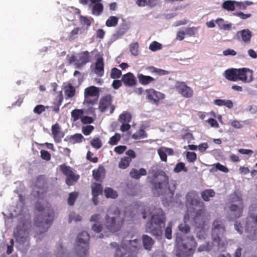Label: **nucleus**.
<instances>
[{
    "mask_svg": "<svg viewBox=\"0 0 257 257\" xmlns=\"http://www.w3.org/2000/svg\"><path fill=\"white\" fill-rule=\"evenodd\" d=\"M113 97L110 94L102 96L99 101L98 109L101 112L108 111L110 114L113 113L115 106L112 104Z\"/></svg>",
    "mask_w": 257,
    "mask_h": 257,
    "instance_id": "nucleus-12",
    "label": "nucleus"
},
{
    "mask_svg": "<svg viewBox=\"0 0 257 257\" xmlns=\"http://www.w3.org/2000/svg\"><path fill=\"white\" fill-rule=\"evenodd\" d=\"M152 73H156L160 75H166L168 73L167 71L161 69H157L154 67H150L148 68Z\"/></svg>",
    "mask_w": 257,
    "mask_h": 257,
    "instance_id": "nucleus-59",
    "label": "nucleus"
},
{
    "mask_svg": "<svg viewBox=\"0 0 257 257\" xmlns=\"http://www.w3.org/2000/svg\"><path fill=\"white\" fill-rule=\"evenodd\" d=\"M81 220V217L79 215L75 214V213H71L69 215V222H71L72 221H80Z\"/></svg>",
    "mask_w": 257,
    "mask_h": 257,
    "instance_id": "nucleus-61",
    "label": "nucleus"
},
{
    "mask_svg": "<svg viewBox=\"0 0 257 257\" xmlns=\"http://www.w3.org/2000/svg\"><path fill=\"white\" fill-rule=\"evenodd\" d=\"M94 127L93 125H87L82 127V132L85 136L89 135L94 130Z\"/></svg>",
    "mask_w": 257,
    "mask_h": 257,
    "instance_id": "nucleus-53",
    "label": "nucleus"
},
{
    "mask_svg": "<svg viewBox=\"0 0 257 257\" xmlns=\"http://www.w3.org/2000/svg\"><path fill=\"white\" fill-rule=\"evenodd\" d=\"M147 137V134L145 131L143 129H140L137 133L133 135V138L135 139L139 138H144Z\"/></svg>",
    "mask_w": 257,
    "mask_h": 257,
    "instance_id": "nucleus-58",
    "label": "nucleus"
},
{
    "mask_svg": "<svg viewBox=\"0 0 257 257\" xmlns=\"http://www.w3.org/2000/svg\"><path fill=\"white\" fill-rule=\"evenodd\" d=\"M223 76L227 80L233 82L249 83L253 80V71L246 68L228 69L224 72Z\"/></svg>",
    "mask_w": 257,
    "mask_h": 257,
    "instance_id": "nucleus-5",
    "label": "nucleus"
},
{
    "mask_svg": "<svg viewBox=\"0 0 257 257\" xmlns=\"http://www.w3.org/2000/svg\"><path fill=\"white\" fill-rule=\"evenodd\" d=\"M37 190V196L38 198H42L48 191L47 183L45 177L43 175H40L37 177L35 185Z\"/></svg>",
    "mask_w": 257,
    "mask_h": 257,
    "instance_id": "nucleus-15",
    "label": "nucleus"
},
{
    "mask_svg": "<svg viewBox=\"0 0 257 257\" xmlns=\"http://www.w3.org/2000/svg\"><path fill=\"white\" fill-rule=\"evenodd\" d=\"M173 226V223L172 221H170L168 222L167 227L165 230V237L168 239H170L172 238V227Z\"/></svg>",
    "mask_w": 257,
    "mask_h": 257,
    "instance_id": "nucleus-48",
    "label": "nucleus"
},
{
    "mask_svg": "<svg viewBox=\"0 0 257 257\" xmlns=\"http://www.w3.org/2000/svg\"><path fill=\"white\" fill-rule=\"evenodd\" d=\"M121 81L125 86L132 87L137 83V79L134 75L131 72L124 74L121 78Z\"/></svg>",
    "mask_w": 257,
    "mask_h": 257,
    "instance_id": "nucleus-20",
    "label": "nucleus"
},
{
    "mask_svg": "<svg viewBox=\"0 0 257 257\" xmlns=\"http://www.w3.org/2000/svg\"><path fill=\"white\" fill-rule=\"evenodd\" d=\"M89 235L86 231H82L77 236V248L78 257H86L88 253Z\"/></svg>",
    "mask_w": 257,
    "mask_h": 257,
    "instance_id": "nucleus-10",
    "label": "nucleus"
},
{
    "mask_svg": "<svg viewBox=\"0 0 257 257\" xmlns=\"http://www.w3.org/2000/svg\"><path fill=\"white\" fill-rule=\"evenodd\" d=\"M146 98L148 101L151 104L158 105L160 101L165 98L164 94L157 91L154 89H146Z\"/></svg>",
    "mask_w": 257,
    "mask_h": 257,
    "instance_id": "nucleus-14",
    "label": "nucleus"
},
{
    "mask_svg": "<svg viewBox=\"0 0 257 257\" xmlns=\"http://www.w3.org/2000/svg\"><path fill=\"white\" fill-rule=\"evenodd\" d=\"M120 137V135L119 134L115 133L114 136L110 138L108 143L111 146L115 145L119 141Z\"/></svg>",
    "mask_w": 257,
    "mask_h": 257,
    "instance_id": "nucleus-51",
    "label": "nucleus"
},
{
    "mask_svg": "<svg viewBox=\"0 0 257 257\" xmlns=\"http://www.w3.org/2000/svg\"><path fill=\"white\" fill-rule=\"evenodd\" d=\"M224 21L222 19H218L216 21V23L221 29H223L224 30H229L231 28V24H223L222 26L220 25V22L222 23Z\"/></svg>",
    "mask_w": 257,
    "mask_h": 257,
    "instance_id": "nucleus-60",
    "label": "nucleus"
},
{
    "mask_svg": "<svg viewBox=\"0 0 257 257\" xmlns=\"http://www.w3.org/2000/svg\"><path fill=\"white\" fill-rule=\"evenodd\" d=\"M142 239L145 249L150 250L154 243V240L148 235H143Z\"/></svg>",
    "mask_w": 257,
    "mask_h": 257,
    "instance_id": "nucleus-30",
    "label": "nucleus"
},
{
    "mask_svg": "<svg viewBox=\"0 0 257 257\" xmlns=\"http://www.w3.org/2000/svg\"><path fill=\"white\" fill-rule=\"evenodd\" d=\"M84 114V111L82 109H75L71 112V120L75 122L79 119H81Z\"/></svg>",
    "mask_w": 257,
    "mask_h": 257,
    "instance_id": "nucleus-33",
    "label": "nucleus"
},
{
    "mask_svg": "<svg viewBox=\"0 0 257 257\" xmlns=\"http://www.w3.org/2000/svg\"><path fill=\"white\" fill-rule=\"evenodd\" d=\"M125 216L121 215L120 210L118 208H110L105 216V227L111 232H116L122 227Z\"/></svg>",
    "mask_w": 257,
    "mask_h": 257,
    "instance_id": "nucleus-3",
    "label": "nucleus"
},
{
    "mask_svg": "<svg viewBox=\"0 0 257 257\" xmlns=\"http://www.w3.org/2000/svg\"><path fill=\"white\" fill-rule=\"evenodd\" d=\"M81 28L79 27H76L74 28L70 33L68 36V39L71 41L76 39L78 37V34L81 33Z\"/></svg>",
    "mask_w": 257,
    "mask_h": 257,
    "instance_id": "nucleus-44",
    "label": "nucleus"
},
{
    "mask_svg": "<svg viewBox=\"0 0 257 257\" xmlns=\"http://www.w3.org/2000/svg\"><path fill=\"white\" fill-rule=\"evenodd\" d=\"M205 206L199 208L195 212L191 220L192 225L198 228H203L205 225Z\"/></svg>",
    "mask_w": 257,
    "mask_h": 257,
    "instance_id": "nucleus-13",
    "label": "nucleus"
},
{
    "mask_svg": "<svg viewBox=\"0 0 257 257\" xmlns=\"http://www.w3.org/2000/svg\"><path fill=\"white\" fill-rule=\"evenodd\" d=\"M91 146L93 148L98 149L102 146L101 141L99 138H95L92 139L90 142Z\"/></svg>",
    "mask_w": 257,
    "mask_h": 257,
    "instance_id": "nucleus-52",
    "label": "nucleus"
},
{
    "mask_svg": "<svg viewBox=\"0 0 257 257\" xmlns=\"http://www.w3.org/2000/svg\"><path fill=\"white\" fill-rule=\"evenodd\" d=\"M93 196H98L102 192V187L100 184L94 183L91 186Z\"/></svg>",
    "mask_w": 257,
    "mask_h": 257,
    "instance_id": "nucleus-36",
    "label": "nucleus"
},
{
    "mask_svg": "<svg viewBox=\"0 0 257 257\" xmlns=\"http://www.w3.org/2000/svg\"><path fill=\"white\" fill-rule=\"evenodd\" d=\"M235 1L227 0L224 2L222 5L223 9L227 11H234L236 6Z\"/></svg>",
    "mask_w": 257,
    "mask_h": 257,
    "instance_id": "nucleus-34",
    "label": "nucleus"
},
{
    "mask_svg": "<svg viewBox=\"0 0 257 257\" xmlns=\"http://www.w3.org/2000/svg\"><path fill=\"white\" fill-rule=\"evenodd\" d=\"M99 95V88L94 86H91L86 88L84 92V100L83 103L88 105L96 104Z\"/></svg>",
    "mask_w": 257,
    "mask_h": 257,
    "instance_id": "nucleus-11",
    "label": "nucleus"
},
{
    "mask_svg": "<svg viewBox=\"0 0 257 257\" xmlns=\"http://www.w3.org/2000/svg\"><path fill=\"white\" fill-rule=\"evenodd\" d=\"M119 119L122 123H129L132 119L131 114L128 112H123L119 115Z\"/></svg>",
    "mask_w": 257,
    "mask_h": 257,
    "instance_id": "nucleus-43",
    "label": "nucleus"
},
{
    "mask_svg": "<svg viewBox=\"0 0 257 257\" xmlns=\"http://www.w3.org/2000/svg\"><path fill=\"white\" fill-rule=\"evenodd\" d=\"M147 174V171L144 168H142L140 169L139 170L135 168H133L130 172V176L133 179L138 180L141 176H146Z\"/></svg>",
    "mask_w": 257,
    "mask_h": 257,
    "instance_id": "nucleus-25",
    "label": "nucleus"
},
{
    "mask_svg": "<svg viewBox=\"0 0 257 257\" xmlns=\"http://www.w3.org/2000/svg\"><path fill=\"white\" fill-rule=\"evenodd\" d=\"M130 49L131 54L135 56H137L139 54V44L138 42H135L131 44L130 45Z\"/></svg>",
    "mask_w": 257,
    "mask_h": 257,
    "instance_id": "nucleus-47",
    "label": "nucleus"
},
{
    "mask_svg": "<svg viewBox=\"0 0 257 257\" xmlns=\"http://www.w3.org/2000/svg\"><path fill=\"white\" fill-rule=\"evenodd\" d=\"M105 168L102 166H99L97 169H94L92 171V176L97 181H99L101 178H103L105 176Z\"/></svg>",
    "mask_w": 257,
    "mask_h": 257,
    "instance_id": "nucleus-24",
    "label": "nucleus"
},
{
    "mask_svg": "<svg viewBox=\"0 0 257 257\" xmlns=\"http://www.w3.org/2000/svg\"><path fill=\"white\" fill-rule=\"evenodd\" d=\"M118 18L115 16H110L106 20L105 25L108 27H114L118 24Z\"/></svg>",
    "mask_w": 257,
    "mask_h": 257,
    "instance_id": "nucleus-40",
    "label": "nucleus"
},
{
    "mask_svg": "<svg viewBox=\"0 0 257 257\" xmlns=\"http://www.w3.org/2000/svg\"><path fill=\"white\" fill-rule=\"evenodd\" d=\"M81 121L83 124H90L92 123L94 120L93 118L91 116H82Z\"/></svg>",
    "mask_w": 257,
    "mask_h": 257,
    "instance_id": "nucleus-64",
    "label": "nucleus"
},
{
    "mask_svg": "<svg viewBox=\"0 0 257 257\" xmlns=\"http://www.w3.org/2000/svg\"><path fill=\"white\" fill-rule=\"evenodd\" d=\"M128 29V26L126 24H121L113 34V37L116 39L121 37L127 32Z\"/></svg>",
    "mask_w": 257,
    "mask_h": 257,
    "instance_id": "nucleus-29",
    "label": "nucleus"
},
{
    "mask_svg": "<svg viewBox=\"0 0 257 257\" xmlns=\"http://www.w3.org/2000/svg\"><path fill=\"white\" fill-rule=\"evenodd\" d=\"M41 157L43 160L49 161L51 160V155L47 151L42 150L40 151Z\"/></svg>",
    "mask_w": 257,
    "mask_h": 257,
    "instance_id": "nucleus-57",
    "label": "nucleus"
},
{
    "mask_svg": "<svg viewBox=\"0 0 257 257\" xmlns=\"http://www.w3.org/2000/svg\"><path fill=\"white\" fill-rule=\"evenodd\" d=\"M244 204L241 195L236 193L231 195L228 206L229 218L235 220L240 218L243 214Z\"/></svg>",
    "mask_w": 257,
    "mask_h": 257,
    "instance_id": "nucleus-8",
    "label": "nucleus"
},
{
    "mask_svg": "<svg viewBox=\"0 0 257 257\" xmlns=\"http://www.w3.org/2000/svg\"><path fill=\"white\" fill-rule=\"evenodd\" d=\"M104 62L102 57L97 58L95 63L94 73L98 76L101 77L103 75L104 70Z\"/></svg>",
    "mask_w": 257,
    "mask_h": 257,
    "instance_id": "nucleus-22",
    "label": "nucleus"
},
{
    "mask_svg": "<svg viewBox=\"0 0 257 257\" xmlns=\"http://www.w3.org/2000/svg\"><path fill=\"white\" fill-rule=\"evenodd\" d=\"M147 180L152 185V189L159 194L171 193L174 194V190L169 187V178L165 171L158 168H152L149 170Z\"/></svg>",
    "mask_w": 257,
    "mask_h": 257,
    "instance_id": "nucleus-1",
    "label": "nucleus"
},
{
    "mask_svg": "<svg viewBox=\"0 0 257 257\" xmlns=\"http://www.w3.org/2000/svg\"><path fill=\"white\" fill-rule=\"evenodd\" d=\"M52 133L53 135L54 141L56 143H60L64 137V134L60 131V127L58 123H55L52 126Z\"/></svg>",
    "mask_w": 257,
    "mask_h": 257,
    "instance_id": "nucleus-23",
    "label": "nucleus"
},
{
    "mask_svg": "<svg viewBox=\"0 0 257 257\" xmlns=\"http://www.w3.org/2000/svg\"><path fill=\"white\" fill-rule=\"evenodd\" d=\"M213 166H214L217 170L224 173H227L229 171L228 169L226 167L221 165L219 163L214 164L213 165Z\"/></svg>",
    "mask_w": 257,
    "mask_h": 257,
    "instance_id": "nucleus-62",
    "label": "nucleus"
},
{
    "mask_svg": "<svg viewBox=\"0 0 257 257\" xmlns=\"http://www.w3.org/2000/svg\"><path fill=\"white\" fill-rule=\"evenodd\" d=\"M175 89L182 96L185 98H190L193 95L192 89L187 86L184 82L177 81L175 85Z\"/></svg>",
    "mask_w": 257,
    "mask_h": 257,
    "instance_id": "nucleus-16",
    "label": "nucleus"
},
{
    "mask_svg": "<svg viewBox=\"0 0 257 257\" xmlns=\"http://www.w3.org/2000/svg\"><path fill=\"white\" fill-rule=\"evenodd\" d=\"M75 88L71 83H69L67 86H65L64 87V93L66 95V98L73 97L75 94Z\"/></svg>",
    "mask_w": 257,
    "mask_h": 257,
    "instance_id": "nucleus-31",
    "label": "nucleus"
},
{
    "mask_svg": "<svg viewBox=\"0 0 257 257\" xmlns=\"http://www.w3.org/2000/svg\"><path fill=\"white\" fill-rule=\"evenodd\" d=\"M58 98V101L57 103H54V106H52V110L54 112L57 113L59 111V107L62 104V102L63 100V95L62 94V91H60L59 93V94L57 96Z\"/></svg>",
    "mask_w": 257,
    "mask_h": 257,
    "instance_id": "nucleus-38",
    "label": "nucleus"
},
{
    "mask_svg": "<svg viewBox=\"0 0 257 257\" xmlns=\"http://www.w3.org/2000/svg\"><path fill=\"white\" fill-rule=\"evenodd\" d=\"M49 106H45L43 105L42 104H39L36 105L33 110V112L35 113L40 114L43 112L45 111L46 110V108H48Z\"/></svg>",
    "mask_w": 257,
    "mask_h": 257,
    "instance_id": "nucleus-54",
    "label": "nucleus"
},
{
    "mask_svg": "<svg viewBox=\"0 0 257 257\" xmlns=\"http://www.w3.org/2000/svg\"><path fill=\"white\" fill-rule=\"evenodd\" d=\"M215 194V193L212 189L205 190L201 193V197L205 201H209V197L214 196Z\"/></svg>",
    "mask_w": 257,
    "mask_h": 257,
    "instance_id": "nucleus-37",
    "label": "nucleus"
},
{
    "mask_svg": "<svg viewBox=\"0 0 257 257\" xmlns=\"http://www.w3.org/2000/svg\"><path fill=\"white\" fill-rule=\"evenodd\" d=\"M197 242L193 236H188L178 243L176 250L177 257H191L194 254Z\"/></svg>",
    "mask_w": 257,
    "mask_h": 257,
    "instance_id": "nucleus-7",
    "label": "nucleus"
},
{
    "mask_svg": "<svg viewBox=\"0 0 257 257\" xmlns=\"http://www.w3.org/2000/svg\"><path fill=\"white\" fill-rule=\"evenodd\" d=\"M237 34L239 35L241 38L242 40L246 43H249L250 42L252 33L248 29H243L241 31H238Z\"/></svg>",
    "mask_w": 257,
    "mask_h": 257,
    "instance_id": "nucleus-26",
    "label": "nucleus"
},
{
    "mask_svg": "<svg viewBox=\"0 0 257 257\" xmlns=\"http://www.w3.org/2000/svg\"><path fill=\"white\" fill-rule=\"evenodd\" d=\"M245 230L252 234H257V205L249 207V213L246 218Z\"/></svg>",
    "mask_w": 257,
    "mask_h": 257,
    "instance_id": "nucleus-9",
    "label": "nucleus"
},
{
    "mask_svg": "<svg viewBox=\"0 0 257 257\" xmlns=\"http://www.w3.org/2000/svg\"><path fill=\"white\" fill-rule=\"evenodd\" d=\"M78 193L76 192H71L69 195L68 198V203L69 205H74L76 199L78 197Z\"/></svg>",
    "mask_w": 257,
    "mask_h": 257,
    "instance_id": "nucleus-49",
    "label": "nucleus"
},
{
    "mask_svg": "<svg viewBox=\"0 0 257 257\" xmlns=\"http://www.w3.org/2000/svg\"><path fill=\"white\" fill-rule=\"evenodd\" d=\"M37 210L40 212L35 219V223L37 226L40 228L41 232L46 231L52 223L54 216V210L49 207H43L38 206Z\"/></svg>",
    "mask_w": 257,
    "mask_h": 257,
    "instance_id": "nucleus-6",
    "label": "nucleus"
},
{
    "mask_svg": "<svg viewBox=\"0 0 257 257\" xmlns=\"http://www.w3.org/2000/svg\"><path fill=\"white\" fill-rule=\"evenodd\" d=\"M197 196V194L195 191L189 192L186 195L187 205H189L192 207L196 206L199 208L205 206L203 202L196 198Z\"/></svg>",
    "mask_w": 257,
    "mask_h": 257,
    "instance_id": "nucleus-18",
    "label": "nucleus"
},
{
    "mask_svg": "<svg viewBox=\"0 0 257 257\" xmlns=\"http://www.w3.org/2000/svg\"><path fill=\"white\" fill-rule=\"evenodd\" d=\"M104 192L106 198L115 199L118 196L117 192L109 187L105 188Z\"/></svg>",
    "mask_w": 257,
    "mask_h": 257,
    "instance_id": "nucleus-42",
    "label": "nucleus"
},
{
    "mask_svg": "<svg viewBox=\"0 0 257 257\" xmlns=\"http://www.w3.org/2000/svg\"><path fill=\"white\" fill-rule=\"evenodd\" d=\"M186 158L189 162H194L197 159V155L194 152H188L186 154Z\"/></svg>",
    "mask_w": 257,
    "mask_h": 257,
    "instance_id": "nucleus-55",
    "label": "nucleus"
},
{
    "mask_svg": "<svg viewBox=\"0 0 257 257\" xmlns=\"http://www.w3.org/2000/svg\"><path fill=\"white\" fill-rule=\"evenodd\" d=\"M60 169L62 173L66 176L72 173L73 171L70 167L67 166L65 164L60 166Z\"/></svg>",
    "mask_w": 257,
    "mask_h": 257,
    "instance_id": "nucleus-46",
    "label": "nucleus"
},
{
    "mask_svg": "<svg viewBox=\"0 0 257 257\" xmlns=\"http://www.w3.org/2000/svg\"><path fill=\"white\" fill-rule=\"evenodd\" d=\"M78 60L74 64L77 68H80L89 61L90 55L88 51L82 52L77 55Z\"/></svg>",
    "mask_w": 257,
    "mask_h": 257,
    "instance_id": "nucleus-19",
    "label": "nucleus"
},
{
    "mask_svg": "<svg viewBox=\"0 0 257 257\" xmlns=\"http://www.w3.org/2000/svg\"><path fill=\"white\" fill-rule=\"evenodd\" d=\"M226 229L223 220L220 218L214 219L211 229V237L213 243L219 248L224 247L227 244V241L224 236Z\"/></svg>",
    "mask_w": 257,
    "mask_h": 257,
    "instance_id": "nucleus-4",
    "label": "nucleus"
},
{
    "mask_svg": "<svg viewBox=\"0 0 257 257\" xmlns=\"http://www.w3.org/2000/svg\"><path fill=\"white\" fill-rule=\"evenodd\" d=\"M166 216L163 210L160 208H156L153 210L151 220L146 226V232L159 237L162 234V228L164 227Z\"/></svg>",
    "mask_w": 257,
    "mask_h": 257,
    "instance_id": "nucleus-2",
    "label": "nucleus"
},
{
    "mask_svg": "<svg viewBox=\"0 0 257 257\" xmlns=\"http://www.w3.org/2000/svg\"><path fill=\"white\" fill-rule=\"evenodd\" d=\"M234 15L240 18L242 20H245L247 18H250L251 16V15L250 14H245L241 12L234 13Z\"/></svg>",
    "mask_w": 257,
    "mask_h": 257,
    "instance_id": "nucleus-63",
    "label": "nucleus"
},
{
    "mask_svg": "<svg viewBox=\"0 0 257 257\" xmlns=\"http://www.w3.org/2000/svg\"><path fill=\"white\" fill-rule=\"evenodd\" d=\"M123 249L128 252H136L138 250L140 245V240L134 239L133 240H126L125 237L122 240Z\"/></svg>",
    "mask_w": 257,
    "mask_h": 257,
    "instance_id": "nucleus-17",
    "label": "nucleus"
},
{
    "mask_svg": "<svg viewBox=\"0 0 257 257\" xmlns=\"http://www.w3.org/2000/svg\"><path fill=\"white\" fill-rule=\"evenodd\" d=\"M131 162V158L126 157L122 158L119 163L118 167L120 169H125L128 167L130 163Z\"/></svg>",
    "mask_w": 257,
    "mask_h": 257,
    "instance_id": "nucleus-41",
    "label": "nucleus"
},
{
    "mask_svg": "<svg viewBox=\"0 0 257 257\" xmlns=\"http://www.w3.org/2000/svg\"><path fill=\"white\" fill-rule=\"evenodd\" d=\"M103 11V6L101 3H97L93 5L92 7V14L93 15L99 16Z\"/></svg>",
    "mask_w": 257,
    "mask_h": 257,
    "instance_id": "nucleus-35",
    "label": "nucleus"
},
{
    "mask_svg": "<svg viewBox=\"0 0 257 257\" xmlns=\"http://www.w3.org/2000/svg\"><path fill=\"white\" fill-rule=\"evenodd\" d=\"M84 139L83 136L81 134H75L74 135L67 137L64 139L65 141H69L72 144L80 143Z\"/></svg>",
    "mask_w": 257,
    "mask_h": 257,
    "instance_id": "nucleus-27",
    "label": "nucleus"
},
{
    "mask_svg": "<svg viewBox=\"0 0 257 257\" xmlns=\"http://www.w3.org/2000/svg\"><path fill=\"white\" fill-rule=\"evenodd\" d=\"M149 49L152 51H156L162 49V45L158 42L154 41L150 45Z\"/></svg>",
    "mask_w": 257,
    "mask_h": 257,
    "instance_id": "nucleus-56",
    "label": "nucleus"
},
{
    "mask_svg": "<svg viewBox=\"0 0 257 257\" xmlns=\"http://www.w3.org/2000/svg\"><path fill=\"white\" fill-rule=\"evenodd\" d=\"M121 71L116 68H113L110 72V77L112 79H117L120 77Z\"/></svg>",
    "mask_w": 257,
    "mask_h": 257,
    "instance_id": "nucleus-50",
    "label": "nucleus"
},
{
    "mask_svg": "<svg viewBox=\"0 0 257 257\" xmlns=\"http://www.w3.org/2000/svg\"><path fill=\"white\" fill-rule=\"evenodd\" d=\"M157 152L161 160L164 162H167V155L171 156L174 154V151L172 149L165 147L160 148L158 149Z\"/></svg>",
    "mask_w": 257,
    "mask_h": 257,
    "instance_id": "nucleus-21",
    "label": "nucleus"
},
{
    "mask_svg": "<svg viewBox=\"0 0 257 257\" xmlns=\"http://www.w3.org/2000/svg\"><path fill=\"white\" fill-rule=\"evenodd\" d=\"M189 215H185L184 216V221L179 224L178 228L180 231L187 233L190 231V228L189 225L187 224L189 220Z\"/></svg>",
    "mask_w": 257,
    "mask_h": 257,
    "instance_id": "nucleus-32",
    "label": "nucleus"
},
{
    "mask_svg": "<svg viewBox=\"0 0 257 257\" xmlns=\"http://www.w3.org/2000/svg\"><path fill=\"white\" fill-rule=\"evenodd\" d=\"M79 178V176L78 175H75L73 172L66 176V183L69 186L72 185L78 180Z\"/></svg>",
    "mask_w": 257,
    "mask_h": 257,
    "instance_id": "nucleus-39",
    "label": "nucleus"
},
{
    "mask_svg": "<svg viewBox=\"0 0 257 257\" xmlns=\"http://www.w3.org/2000/svg\"><path fill=\"white\" fill-rule=\"evenodd\" d=\"M137 78H138L140 83L143 85H148L154 81L155 80V78L151 76L145 75L142 74H138Z\"/></svg>",
    "mask_w": 257,
    "mask_h": 257,
    "instance_id": "nucleus-28",
    "label": "nucleus"
},
{
    "mask_svg": "<svg viewBox=\"0 0 257 257\" xmlns=\"http://www.w3.org/2000/svg\"><path fill=\"white\" fill-rule=\"evenodd\" d=\"M187 168L185 167V164L183 162L177 163L174 169V172L175 173H179L181 171L187 172Z\"/></svg>",
    "mask_w": 257,
    "mask_h": 257,
    "instance_id": "nucleus-45",
    "label": "nucleus"
}]
</instances>
